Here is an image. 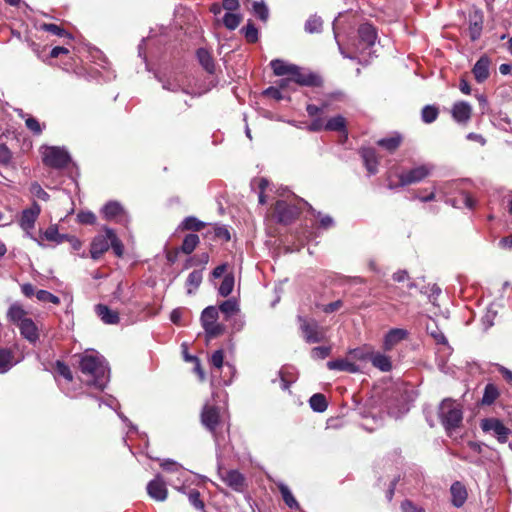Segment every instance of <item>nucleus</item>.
<instances>
[{
  "label": "nucleus",
  "mask_w": 512,
  "mask_h": 512,
  "mask_svg": "<svg viewBox=\"0 0 512 512\" xmlns=\"http://www.w3.org/2000/svg\"><path fill=\"white\" fill-rule=\"evenodd\" d=\"M79 366L83 382L98 389H104L109 381L110 372L102 355L96 351H86L80 355Z\"/></svg>",
  "instance_id": "obj_1"
},
{
  "label": "nucleus",
  "mask_w": 512,
  "mask_h": 512,
  "mask_svg": "<svg viewBox=\"0 0 512 512\" xmlns=\"http://www.w3.org/2000/svg\"><path fill=\"white\" fill-rule=\"evenodd\" d=\"M270 66L275 75H286L285 79L279 81V87L289 86L291 81L302 84L303 86H311L315 84L317 78L313 74L303 73L302 69L297 65L289 64V62L282 61V59H273Z\"/></svg>",
  "instance_id": "obj_2"
},
{
  "label": "nucleus",
  "mask_w": 512,
  "mask_h": 512,
  "mask_svg": "<svg viewBox=\"0 0 512 512\" xmlns=\"http://www.w3.org/2000/svg\"><path fill=\"white\" fill-rule=\"evenodd\" d=\"M439 417L445 431L451 434L463 420L462 404L452 398H445L439 406Z\"/></svg>",
  "instance_id": "obj_3"
},
{
  "label": "nucleus",
  "mask_w": 512,
  "mask_h": 512,
  "mask_svg": "<svg viewBox=\"0 0 512 512\" xmlns=\"http://www.w3.org/2000/svg\"><path fill=\"white\" fill-rule=\"evenodd\" d=\"M434 166L430 165V163H424L423 165L415 166L407 172H402L398 175V182L394 183L391 175L388 176V187H402V185L415 184V182H420L422 179L426 178V176L430 175L433 171Z\"/></svg>",
  "instance_id": "obj_4"
},
{
  "label": "nucleus",
  "mask_w": 512,
  "mask_h": 512,
  "mask_svg": "<svg viewBox=\"0 0 512 512\" xmlns=\"http://www.w3.org/2000/svg\"><path fill=\"white\" fill-rule=\"evenodd\" d=\"M301 334L308 343H319L326 338L327 328L320 326L313 318L298 317Z\"/></svg>",
  "instance_id": "obj_5"
},
{
  "label": "nucleus",
  "mask_w": 512,
  "mask_h": 512,
  "mask_svg": "<svg viewBox=\"0 0 512 512\" xmlns=\"http://www.w3.org/2000/svg\"><path fill=\"white\" fill-rule=\"evenodd\" d=\"M41 213V207L40 205L36 204V202H33L29 208H26L23 210L20 219H19V225L23 229L24 233L30 237L31 239L35 240V242L38 243V245L42 246L43 242L41 239L35 238L33 234V229L35 227V223Z\"/></svg>",
  "instance_id": "obj_6"
},
{
  "label": "nucleus",
  "mask_w": 512,
  "mask_h": 512,
  "mask_svg": "<svg viewBox=\"0 0 512 512\" xmlns=\"http://www.w3.org/2000/svg\"><path fill=\"white\" fill-rule=\"evenodd\" d=\"M219 309L215 306H208L201 314V324L208 337H216L223 333V326L218 323Z\"/></svg>",
  "instance_id": "obj_7"
},
{
  "label": "nucleus",
  "mask_w": 512,
  "mask_h": 512,
  "mask_svg": "<svg viewBox=\"0 0 512 512\" xmlns=\"http://www.w3.org/2000/svg\"><path fill=\"white\" fill-rule=\"evenodd\" d=\"M41 153L44 163L47 166L56 167L57 169L67 166L70 161V155L64 148L42 147Z\"/></svg>",
  "instance_id": "obj_8"
},
{
  "label": "nucleus",
  "mask_w": 512,
  "mask_h": 512,
  "mask_svg": "<svg viewBox=\"0 0 512 512\" xmlns=\"http://www.w3.org/2000/svg\"><path fill=\"white\" fill-rule=\"evenodd\" d=\"M480 425L484 432H487L488 434L498 438L500 443H505V441L508 440L510 430L508 427H506V425L503 424L502 421H500V419H483Z\"/></svg>",
  "instance_id": "obj_9"
},
{
  "label": "nucleus",
  "mask_w": 512,
  "mask_h": 512,
  "mask_svg": "<svg viewBox=\"0 0 512 512\" xmlns=\"http://www.w3.org/2000/svg\"><path fill=\"white\" fill-rule=\"evenodd\" d=\"M218 473L224 483L236 490V492H243L246 487V480L243 474L237 470H225V468H220Z\"/></svg>",
  "instance_id": "obj_10"
},
{
  "label": "nucleus",
  "mask_w": 512,
  "mask_h": 512,
  "mask_svg": "<svg viewBox=\"0 0 512 512\" xmlns=\"http://www.w3.org/2000/svg\"><path fill=\"white\" fill-rule=\"evenodd\" d=\"M102 215L106 219L121 222L122 224H126V222L129 221V217L126 211L123 209V206H121V204L116 201L108 202L105 206H103Z\"/></svg>",
  "instance_id": "obj_11"
},
{
  "label": "nucleus",
  "mask_w": 512,
  "mask_h": 512,
  "mask_svg": "<svg viewBox=\"0 0 512 512\" xmlns=\"http://www.w3.org/2000/svg\"><path fill=\"white\" fill-rule=\"evenodd\" d=\"M383 415L381 409L377 410H366L362 415L361 426L367 431H375V429L383 426Z\"/></svg>",
  "instance_id": "obj_12"
},
{
  "label": "nucleus",
  "mask_w": 512,
  "mask_h": 512,
  "mask_svg": "<svg viewBox=\"0 0 512 512\" xmlns=\"http://www.w3.org/2000/svg\"><path fill=\"white\" fill-rule=\"evenodd\" d=\"M110 248V237L108 233L105 232L104 235H97L92 239L90 246V255L94 260L100 258L104 252L108 251Z\"/></svg>",
  "instance_id": "obj_13"
},
{
  "label": "nucleus",
  "mask_w": 512,
  "mask_h": 512,
  "mask_svg": "<svg viewBox=\"0 0 512 512\" xmlns=\"http://www.w3.org/2000/svg\"><path fill=\"white\" fill-rule=\"evenodd\" d=\"M299 213L298 208L296 206H292L289 204H286L284 201H278L275 205V214L280 222H284L287 224V222L293 221L295 217H297Z\"/></svg>",
  "instance_id": "obj_14"
},
{
  "label": "nucleus",
  "mask_w": 512,
  "mask_h": 512,
  "mask_svg": "<svg viewBox=\"0 0 512 512\" xmlns=\"http://www.w3.org/2000/svg\"><path fill=\"white\" fill-rule=\"evenodd\" d=\"M148 495L156 501H165L167 498L166 484L160 476H156L147 485Z\"/></svg>",
  "instance_id": "obj_15"
},
{
  "label": "nucleus",
  "mask_w": 512,
  "mask_h": 512,
  "mask_svg": "<svg viewBox=\"0 0 512 512\" xmlns=\"http://www.w3.org/2000/svg\"><path fill=\"white\" fill-rule=\"evenodd\" d=\"M220 413L219 409L211 404H206L201 412V421L206 428L213 431L219 423Z\"/></svg>",
  "instance_id": "obj_16"
},
{
  "label": "nucleus",
  "mask_w": 512,
  "mask_h": 512,
  "mask_svg": "<svg viewBox=\"0 0 512 512\" xmlns=\"http://www.w3.org/2000/svg\"><path fill=\"white\" fill-rule=\"evenodd\" d=\"M472 111H473V108L469 104V102L458 101V102H455L452 107V117L458 123H468V121L472 115Z\"/></svg>",
  "instance_id": "obj_17"
},
{
  "label": "nucleus",
  "mask_w": 512,
  "mask_h": 512,
  "mask_svg": "<svg viewBox=\"0 0 512 512\" xmlns=\"http://www.w3.org/2000/svg\"><path fill=\"white\" fill-rule=\"evenodd\" d=\"M407 335L408 332L405 328H391L384 336L383 348L385 350L393 349V347L397 346Z\"/></svg>",
  "instance_id": "obj_18"
},
{
  "label": "nucleus",
  "mask_w": 512,
  "mask_h": 512,
  "mask_svg": "<svg viewBox=\"0 0 512 512\" xmlns=\"http://www.w3.org/2000/svg\"><path fill=\"white\" fill-rule=\"evenodd\" d=\"M26 316V309L24 306L20 305V303L15 302L12 303L6 313V317L8 321L12 322V324H16L20 331H22V326L24 322V318Z\"/></svg>",
  "instance_id": "obj_19"
},
{
  "label": "nucleus",
  "mask_w": 512,
  "mask_h": 512,
  "mask_svg": "<svg viewBox=\"0 0 512 512\" xmlns=\"http://www.w3.org/2000/svg\"><path fill=\"white\" fill-rule=\"evenodd\" d=\"M361 155L363 157L364 165L367 171L370 173H377L379 159L375 148H362Z\"/></svg>",
  "instance_id": "obj_20"
},
{
  "label": "nucleus",
  "mask_w": 512,
  "mask_h": 512,
  "mask_svg": "<svg viewBox=\"0 0 512 512\" xmlns=\"http://www.w3.org/2000/svg\"><path fill=\"white\" fill-rule=\"evenodd\" d=\"M327 367L330 370L347 371L348 373H357L360 370L357 364L349 360V358H338L337 360L328 361Z\"/></svg>",
  "instance_id": "obj_21"
},
{
  "label": "nucleus",
  "mask_w": 512,
  "mask_h": 512,
  "mask_svg": "<svg viewBox=\"0 0 512 512\" xmlns=\"http://www.w3.org/2000/svg\"><path fill=\"white\" fill-rule=\"evenodd\" d=\"M21 334L29 341H36L39 338L38 327L32 318L28 317L27 311L25 313L24 322L21 327Z\"/></svg>",
  "instance_id": "obj_22"
},
{
  "label": "nucleus",
  "mask_w": 512,
  "mask_h": 512,
  "mask_svg": "<svg viewBox=\"0 0 512 512\" xmlns=\"http://www.w3.org/2000/svg\"><path fill=\"white\" fill-rule=\"evenodd\" d=\"M489 65V59L483 56L482 58L478 59L475 66L473 67L472 73L479 83H482V81L487 80L489 76Z\"/></svg>",
  "instance_id": "obj_23"
},
{
  "label": "nucleus",
  "mask_w": 512,
  "mask_h": 512,
  "mask_svg": "<svg viewBox=\"0 0 512 512\" xmlns=\"http://www.w3.org/2000/svg\"><path fill=\"white\" fill-rule=\"evenodd\" d=\"M377 38V31L373 25L363 24L359 26V39L365 47L375 44Z\"/></svg>",
  "instance_id": "obj_24"
},
{
  "label": "nucleus",
  "mask_w": 512,
  "mask_h": 512,
  "mask_svg": "<svg viewBox=\"0 0 512 512\" xmlns=\"http://www.w3.org/2000/svg\"><path fill=\"white\" fill-rule=\"evenodd\" d=\"M452 502L456 507L465 504L468 497L467 490L463 483L455 482L451 486Z\"/></svg>",
  "instance_id": "obj_25"
},
{
  "label": "nucleus",
  "mask_w": 512,
  "mask_h": 512,
  "mask_svg": "<svg viewBox=\"0 0 512 512\" xmlns=\"http://www.w3.org/2000/svg\"><path fill=\"white\" fill-rule=\"evenodd\" d=\"M96 313L105 324H117L120 319L118 312L112 311L106 305H97Z\"/></svg>",
  "instance_id": "obj_26"
},
{
  "label": "nucleus",
  "mask_w": 512,
  "mask_h": 512,
  "mask_svg": "<svg viewBox=\"0 0 512 512\" xmlns=\"http://www.w3.org/2000/svg\"><path fill=\"white\" fill-rule=\"evenodd\" d=\"M370 360L379 370L389 371L392 368L391 358L381 352H370Z\"/></svg>",
  "instance_id": "obj_27"
},
{
  "label": "nucleus",
  "mask_w": 512,
  "mask_h": 512,
  "mask_svg": "<svg viewBox=\"0 0 512 512\" xmlns=\"http://www.w3.org/2000/svg\"><path fill=\"white\" fill-rule=\"evenodd\" d=\"M401 143L402 137L399 134H393L390 135L389 137L381 138L380 140L377 141V144L380 147L385 148L390 153H393L395 149L399 148Z\"/></svg>",
  "instance_id": "obj_28"
},
{
  "label": "nucleus",
  "mask_w": 512,
  "mask_h": 512,
  "mask_svg": "<svg viewBox=\"0 0 512 512\" xmlns=\"http://www.w3.org/2000/svg\"><path fill=\"white\" fill-rule=\"evenodd\" d=\"M281 387L283 389H288L291 383L295 382L297 379V372L294 367H283L279 371Z\"/></svg>",
  "instance_id": "obj_29"
},
{
  "label": "nucleus",
  "mask_w": 512,
  "mask_h": 512,
  "mask_svg": "<svg viewBox=\"0 0 512 512\" xmlns=\"http://www.w3.org/2000/svg\"><path fill=\"white\" fill-rule=\"evenodd\" d=\"M105 232L108 234L109 246H111L115 255H117V257H122L124 254V245L122 241H120L114 230L110 229V227H105Z\"/></svg>",
  "instance_id": "obj_30"
},
{
  "label": "nucleus",
  "mask_w": 512,
  "mask_h": 512,
  "mask_svg": "<svg viewBox=\"0 0 512 512\" xmlns=\"http://www.w3.org/2000/svg\"><path fill=\"white\" fill-rule=\"evenodd\" d=\"M277 487L282 495V499L285 502V504L288 505L290 508H299V503L294 498L293 493L289 486L284 485V483L279 482L277 483Z\"/></svg>",
  "instance_id": "obj_31"
},
{
  "label": "nucleus",
  "mask_w": 512,
  "mask_h": 512,
  "mask_svg": "<svg viewBox=\"0 0 512 512\" xmlns=\"http://www.w3.org/2000/svg\"><path fill=\"white\" fill-rule=\"evenodd\" d=\"M42 239H46L49 242L62 243L66 239L67 235H61L59 229L55 224L49 226L43 233Z\"/></svg>",
  "instance_id": "obj_32"
},
{
  "label": "nucleus",
  "mask_w": 512,
  "mask_h": 512,
  "mask_svg": "<svg viewBox=\"0 0 512 512\" xmlns=\"http://www.w3.org/2000/svg\"><path fill=\"white\" fill-rule=\"evenodd\" d=\"M197 57L203 66L208 72H213L215 69V64L213 60V56H211L209 50L207 49H199L197 50Z\"/></svg>",
  "instance_id": "obj_33"
},
{
  "label": "nucleus",
  "mask_w": 512,
  "mask_h": 512,
  "mask_svg": "<svg viewBox=\"0 0 512 512\" xmlns=\"http://www.w3.org/2000/svg\"><path fill=\"white\" fill-rule=\"evenodd\" d=\"M15 364L13 355L9 349H0V373H6Z\"/></svg>",
  "instance_id": "obj_34"
},
{
  "label": "nucleus",
  "mask_w": 512,
  "mask_h": 512,
  "mask_svg": "<svg viewBox=\"0 0 512 512\" xmlns=\"http://www.w3.org/2000/svg\"><path fill=\"white\" fill-rule=\"evenodd\" d=\"M202 280L203 275L201 270H193L186 280L187 292L189 294H192V292H194L195 289H197L198 286H200Z\"/></svg>",
  "instance_id": "obj_35"
},
{
  "label": "nucleus",
  "mask_w": 512,
  "mask_h": 512,
  "mask_svg": "<svg viewBox=\"0 0 512 512\" xmlns=\"http://www.w3.org/2000/svg\"><path fill=\"white\" fill-rule=\"evenodd\" d=\"M200 242V238L196 233H189L183 239L181 249L185 254H191Z\"/></svg>",
  "instance_id": "obj_36"
},
{
  "label": "nucleus",
  "mask_w": 512,
  "mask_h": 512,
  "mask_svg": "<svg viewBox=\"0 0 512 512\" xmlns=\"http://www.w3.org/2000/svg\"><path fill=\"white\" fill-rule=\"evenodd\" d=\"M500 395V392L497 386L493 384H487L484 388V393L482 397V404H493L495 399Z\"/></svg>",
  "instance_id": "obj_37"
},
{
  "label": "nucleus",
  "mask_w": 512,
  "mask_h": 512,
  "mask_svg": "<svg viewBox=\"0 0 512 512\" xmlns=\"http://www.w3.org/2000/svg\"><path fill=\"white\" fill-rule=\"evenodd\" d=\"M235 286V276L232 274L225 275L218 291L223 297H227V295L231 294L233 288Z\"/></svg>",
  "instance_id": "obj_38"
},
{
  "label": "nucleus",
  "mask_w": 512,
  "mask_h": 512,
  "mask_svg": "<svg viewBox=\"0 0 512 512\" xmlns=\"http://www.w3.org/2000/svg\"><path fill=\"white\" fill-rule=\"evenodd\" d=\"M220 311L225 315L226 318H230V316H233L235 313L239 312V304L237 300L234 299L225 300L220 305Z\"/></svg>",
  "instance_id": "obj_39"
},
{
  "label": "nucleus",
  "mask_w": 512,
  "mask_h": 512,
  "mask_svg": "<svg viewBox=\"0 0 512 512\" xmlns=\"http://www.w3.org/2000/svg\"><path fill=\"white\" fill-rule=\"evenodd\" d=\"M324 129L338 130L339 132H342V130L346 129V119H344L343 116L332 117L326 121Z\"/></svg>",
  "instance_id": "obj_40"
},
{
  "label": "nucleus",
  "mask_w": 512,
  "mask_h": 512,
  "mask_svg": "<svg viewBox=\"0 0 512 512\" xmlns=\"http://www.w3.org/2000/svg\"><path fill=\"white\" fill-rule=\"evenodd\" d=\"M446 202H450L453 206L462 207L466 206L471 209L474 207L475 201L469 193H461L459 199H446Z\"/></svg>",
  "instance_id": "obj_41"
},
{
  "label": "nucleus",
  "mask_w": 512,
  "mask_h": 512,
  "mask_svg": "<svg viewBox=\"0 0 512 512\" xmlns=\"http://www.w3.org/2000/svg\"><path fill=\"white\" fill-rule=\"evenodd\" d=\"M323 27V21L320 16L312 15L310 16L305 23V30L307 32H320Z\"/></svg>",
  "instance_id": "obj_42"
},
{
  "label": "nucleus",
  "mask_w": 512,
  "mask_h": 512,
  "mask_svg": "<svg viewBox=\"0 0 512 512\" xmlns=\"http://www.w3.org/2000/svg\"><path fill=\"white\" fill-rule=\"evenodd\" d=\"M204 223L203 221H200L198 220V218L196 217H186L184 218V220L182 221L180 227L183 229V230H202V228L204 227Z\"/></svg>",
  "instance_id": "obj_43"
},
{
  "label": "nucleus",
  "mask_w": 512,
  "mask_h": 512,
  "mask_svg": "<svg viewBox=\"0 0 512 512\" xmlns=\"http://www.w3.org/2000/svg\"><path fill=\"white\" fill-rule=\"evenodd\" d=\"M242 32L244 34L246 41H248V42H256L259 38V31L256 28V26H254V24H252V22H248L242 28Z\"/></svg>",
  "instance_id": "obj_44"
},
{
  "label": "nucleus",
  "mask_w": 512,
  "mask_h": 512,
  "mask_svg": "<svg viewBox=\"0 0 512 512\" xmlns=\"http://www.w3.org/2000/svg\"><path fill=\"white\" fill-rule=\"evenodd\" d=\"M310 405L315 411H324L327 408V400L323 394H314L310 398Z\"/></svg>",
  "instance_id": "obj_45"
},
{
  "label": "nucleus",
  "mask_w": 512,
  "mask_h": 512,
  "mask_svg": "<svg viewBox=\"0 0 512 512\" xmlns=\"http://www.w3.org/2000/svg\"><path fill=\"white\" fill-rule=\"evenodd\" d=\"M241 21V15H238V13L230 12L225 13L223 16V24L228 29H235V27L239 26Z\"/></svg>",
  "instance_id": "obj_46"
},
{
  "label": "nucleus",
  "mask_w": 512,
  "mask_h": 512,
  "mask_svg": "<svg viewBox=\"0 0 512 512\" xmlns=\"http://www.w3.org/2000/svg\"><path fill=\"white\" fill-rule=\"evenodd\" d=\"M438 117V108L434 105H426L422 110V119L425 123H432Z\"/></svg>",
  "instance_id": "obj_47"
},
{
  "label": "nucleus",
  "mask_w": 512,
  "mask_h": 512,
  "mask_svg": "<svg viewBox=\"0 0 512 512\" xmlns=\"http://www.w3.org/2000/svg\"><path fill=\"white\" fill-rule=\"evenodd\" d=\"M160 465L166 471L178 472L180 474L179 480H182V476L185 471H183L180 464H177L175 461H171V459H165L164 461L160 462Z\"/></svg>",
  "instance_id": "obj_48"
},
{
  "label": "nucleus",
  "mask_w": 512,
  "mask_h": 512,
  "mask_svg": "<svg viewBox=\"0 0 512 512\" xmlns=\"http://www.w3.org/2000/svg\"><path fill=\"white\" fill-rule=\"evenodd\" d=\"M35 296L37 300L39 301H50V303L59 304L60 299L58 296H55V294L50 293V291L47 290H38L35 293Z\"/></svg>",
  "instance_id": "obj_49"
},
{
  "label": "nucleus",
  "mask_w": 512,
  "mask_h": 512,
  "mask_svg": "<svg viewBox=\"0 0 512 512\" xmlns=\"http://www.w3.org/2000/svg\"><path fill=\"white\" fill-rule=\"evenodd\" d=\"M269 182L266 180V178H257L256 180H253L252 187H258L260 189L259 191V201L260 203L266 202V196L264 194V191L266 187H268Z\"/></svg>",
  "instance_id": "obj_50"
},
{
  "label": "nucleus",
  "mask_w": 512,
  "mask_h": 512,
  "mask_svg": "<svg viewBox=\"0 0 512 512\" xmlns=\"http://www.w3.org/2000/svg\"><path fill=\"white\" fill-rule=\"evenodd\" d=\"M25 124H26L27 128L29 130H31V132L35 133L36 135H40V133H42V131H43L44 126H42L41 123L38 122L37 119H35V117L27 116L25 118Z\"/></svg>",
  "instance_id": "obj_51"
},
{
  "label": "nucleus",
  "mask_w": 512,
  "mask_h": 512,
  "mask_svg": "<svg viewBox=\"0 0 512 512\" xmlns=\"http://www.w3.org/2000/svg\"><path fill=\"white\" fill-rule=\"evenodd\" d=\"M30 192L33 196L41 200H48L49 193L46 192L38 183H32L30 185Z\"/></svg>",
  "instance_id": "obj_52"
},
{
  "label": "nucleus",
  "mask_w": 512,
  "mask_h": 512,
  "mask_svg": "<svg viewBox=\"0 0 512 512\" xmlns=\"http://www.w3.org/2000/svg\"><path fill=\"white\" fill-rule=\"evenodd\" d=\"M253 11L256 14V16L259 17L261 20H267L269 13L268 10L263 3H254L253 4Z\"/></svg>",
  "instance_id": "obj_53"
},
{
  "label": "nucleus",
  "mask_w": 512,
  "mask_h": 512,
  "mask_svg": "<svg viewBox=\"0 0 512 512\" xmlns=\"http://www.w3.org/2000/svg\"><path fill=\"white\" fill-rule=\"evenodd\" d=\"M77 217L78 221L82 222V224H94L96 221V216L91 211H81Z\"/></svg>",
  "instance_id": "obj_54"
},
{
  "label": "nucleus",
  "mask_w": 512,
  "mask_h": 512,
  "mask_svg": "<svg viewBox=\"0 0 512 512\" xmlns=\"http://www.w3.org/2000/svg\"><path fill=\"white\" fill-rule=\"evenodd\" d=\"M210 362L216 368L223 367L224 352L222 351V349H218L212 354Z\"/></svg>",
  "instance_id": "obj_55"
},
{
  "label": "nucleus",
  "mask_w": 512,
  "mask_h": 512,
  "mask_svg": "<svg viewBox=\"0 0 512 512\" xmlns=\"http://www.w3.org/2000/svg\"><path fill=\"white\" fill-rule=\"evenodd\" d=\"M331 352L329 346H316L312 349V358H326Z\"/></svg>",
  "instance_id": "obj_56"
},
{
  "label": "nucleus",
  "mask_w": 512,
  "mask_h": 512,
  "mask_svg": "<svg viewBox=\"0 0 512 512\" xmlns=\"http://www.w3.org/2000/svg\"><path fill=\"white\" fill-rule=\"evenodd\" d=\"M393 279L396 280V282H404V280H406L408 288H411V286H413V282L410 281V277L407 270H398L397 272L394 273Z\"/></svg>",
  "instance_id": "obj_57"
},
{
  "label": "nucleus",
  "mask_w": 512,
  "mask_h": 512,
  "mask_svg": "<svg viewBox=\"0 0 512 512\" xmlns=\"http://www.w3.org/2000/svg\"><path fill=\"white\" fill-rule=\"evenodd\" d=\"M56 369H57V372L61 376H63L65 379H67V380L73 379V374L71 372V369L69 368V366H66V364L60 363V361H58V363L56 365Z\"/></svg>",
  "instance_id": "obj_58"
},
{
  "label": "nucleus",
  "mask_w": 512,
  "mask_h": 512,
  "mask_svg": "<svg viewBox=\"0 0 512 512\" xmlns=\"http://www.w3.org/2000/svg\"><path fill=\"white\" fill-rule=\"evenodd\" d=\"M326 108L327 104H322L320 106L315 104H308L306 106V112L310 117H316L319 112L325 111Z\"/></svg>",
  "instance_id": "obj_59"
},
{
  "label": "nucleus",
  "mask_w": 512,
  "mask_h": 512,
  "mask_svg": "<svg viewBox=\"0 0 512 512\" xmlns=\"http://www.w3.org/2000/svg\"><path fill=\"white\" fill-rule=\"evenodd\" d=\"M41 28L44 31L52 32L55 35H60V37H62V35H65V33H66V31L63 30V28H61V26L56 25V24H43V25H41Z\"/></svg>",
  "instance_id": "obj_60"
},
{
  "label": "nucleus",
  "mask_w": 512,
  "mask_h": 512,
  "mask_svg": "<svg viewBox=\"0 0 512 512\" xmlns=\"http://www.w3.org/2000/svg\"><path fill=\"white\" fill-rule=\"evenodd\" d=\"M308 129L312 132H319V130L325 129V122L321 117H315L308 126Z\"/></svg>",
  "instance_id": "obj_61"
},
{
  "label": "nucleus",
  "mask_w": 512,
  "mask_h": 512,
  "mask_svg": "<svg viewBox=\"0 0 512 512\" xmlns=\"http://www.w3.org/2000/svg\"><path fill=\"white\" fill-rule=\"evenodd\" d=\"M401 509L403 512H426L424 508L414 506L411 501H404L401 505Z\"/></svg>",
  "instance_id": "obj_62"
},
{
  "label": "nucleus",
  "mask_w": 512,
  "mask_h": 512,
  "mask_svg": "<svg viewBox=\"0 0 512 512\" xmlns=\"http://www.w3.org/2000/svg\"><path fill=\"white\" fill-rule=\"evenodd\" d=\"M189 501L196 508H203L204 504L200 499V494L198 491H191L189 494Z\"/></svg>",
  "instance_id": "obj_63"
},
{
  "label": "nucleus",
  "mask_w": 512,
  "mask_h": 512,
  "mask_svg": "<svg viewBox=\"0 0 512 512\" xmlns=\"http://www.w3.org/2000/svg\"><path fill=\"white\" fill-rule=\"evenodd\" d=\"M11 152L4 144H0V163H9Z\"/></svg>",
  "instance_id": "obj_64"
}]
</instances>
